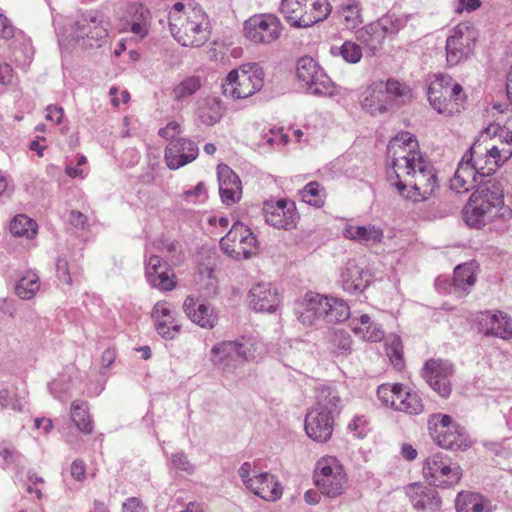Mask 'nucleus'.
I'll return each instance as SVG.
<instances>
[{"label": "nucleus", "mask_w": 512, "mask_h": 512, "mask_svg": "<svg viewBox=\"0 0 512 512\" xmlns=\"http://www.w3.org/2000/svg\"><path fill=\"white\" fill-rule=\"evenodd\" d=\"M463 219L469 227L481 228L496 218L510 216L512 210L504 205V188L501 181L490 178L477 183L463 209Z\"/></svg>", "instance_id": "nucleus-1"}, {"label": "nucleus", "mask_w": 512, "mask_h": 512, "mask_svg": "<svg viewBox=\"0 0 512 512\" xmlns=\"http://www.w3.org/2000/svg\"><path fill=\"white\" fill-rule=\"evenodd\" d=\"M341 399L336 389L321 386L316 389V402L305 417V431L313 441L327 442L333 433L335 417L340 413Z\"/></svg>", "instance_id": "nucleus-2"}, {"label": "nucleus", "mask_w": 512, "mask_h": 512, "mask_svg": "<svg viewBox=\"0 0 512 512\" xmlns=\"http://www.w3.org/2000/svg\"><path fill=\"white\" fill-rule=\"evenodd\" d=\"M480 145L473 144L463 155L450 180V188L456 193H465L475 188L477 183H483L486 177L493 174L500 166L496 159L489 156L487 148L485 154L478 155Z\"/></svg>", "instance_id": "nucleus-3"}, {"label": "nucleus", "mask_w": 512, "mask_h": 512, "mask_svg": "<svg viewBox=\"0 0 512 512\" xmlns=\"http://www.w3.org/2000/svg\"><path fill=\"white\" fill-rule=\"evenodd\" d=\"M260 348L261 345L251 337L222 341L212 347L210 361L223 374H235L245 361L255 360L260 355Z\"/></svg>", "instance_id": "nucleus-4"}, {"label": "nucleus", "mask_w": 512, "mask_h": 512, "mask_svg": "<svg viewBox=\"0 0 512 512\" xmlns=\"http://www.w3.org/2000/svg\"><path fill=\"white\" fill-rule=\"evenodd\" d=\"M169 29L173 37L186 47H200L209 39V20L201 7H189L184 13L169 17Z\"/></svg>", "instance_id": "nucleus-5"}, {"label": "nucleus", "mask_w": 512, "mask_h": 512, "mask_svg": "<svg viewBox=\"0 0 512 512\" xmlns=\"http://www.w3.org/2000/svg\"><path fill=\"white\" fill-rule=\"evenodd\" d=\"M264 84V71L255 64L248 63L231 70L222 81V93L225 97L245 99L261 90Z\"/></svg>", "instance_id": "nucleus-6"}, {"label": "nucleus", "mask_w": 512, "mask_h": 512, "mask_svg": "<svg viewBox=\"0 0 512 512\" xmlns=\"http://www.w3.org/2000/svg\"><path fill=\"white\" fill-rule=\"evenodd\" d=\"M427 96L433 109L448 116L460 113L466 101L462 86L448 75L437 76L429 85Z\"/></svg>", "instance_id": "nucleus-7"}, {"label": "nucleus", "mask_w": 512, "mask_h": 512, "mask_svg": "<svg viewBox=\"0 0 512 512\" xmlns=\"http://www.w3.org/2000/svg\"><path fill=\"white\" fill-rule=\"evenodd\" d=\"M404 176H410L411 180L403 181L400 178L391 184L403 198L413 202L427 200L438 187L436 172L424 159L418 161L413 171L405 173Z\"/></svg>", "instance_id": "nucleus-8"}, {"label": "nucleus", "mask_w": 512, "mask_h": 512, "mask_svg": "<svg viewBox=\"0 0 512 512\" xmlns=\"http://www.w3.org/2000/svg\"><path fill=\"white\" fill-rule=\"evenodd\" d=\"M280 12L290 26L307 28L325 20L331 5L328 0H282Z\"/></svg>", "instance_id": "nucleus-9"}, {"label": "nucleus", "mask_w": 512, "mask_h": 512, "mask_svg": "<svg viewBox=\"0 0 512 512\" xmlns=\"http://www.w3.org/2000/svg\"><path fill=\"white\" fill-rule=\"evenodd\" d=\"M428 431L433 441L450 450H466L470 440L464 427L453 422L449 415L435 413L428 418Z\"/></svg>", "instance_id": "nucleus-10"}, {"label": "nucleus", "mask_w": 512, "mask_h": 512, "mask_svg": "<svg viewBox=\"0 0 512 512\" xmlns=\"http://www.w3.org/2000/svg\"><path fill=\"white\" fill-rule=\"evenodd\" d=\"M407 24V17L385 15L356 31V39L371 53L382 49L386 38L394 37Z\"/></svg>", "instance_id": "nucleus-11"}, {"label": "nucleus", "mask_w": 512, "mask_h": 512, "mask_svg": "<svg viewBox=\"0 0 512 512\" xmlns=\"http://www.w3.org/2000/svg\"><path fill=\"white\" fill-rule=\"evenodd\" d=\"M417 148L418 142L409 132H402L389 142L387 155L391 158V167L396 180L402 178L405 173L413 171L418 161L423 160Z\"/></svg>", "instance_id": "nucleus-12"}, {"label": "nucleus", "mask_w": 512, "mask_h": 512, "mask_svg": "<svg viewBox=\"0 0 512 512\" xmlns=\"http://www.w3.org/2000/svg\"><path fill=\"white\" fill-rule=\"evenodd\" d=\"M423 475L432 486L450 487L460 481L462 470L448 455L436 453L425 460Z\"/></svg>", "instance_id": "nucleus-13"}, {"label": "nucleus", "mask_w": 512, "mask_h": 512, "mask_svg": "<svg viewBox=\"0 0 512 512\" xmlns=\"http://www.w3.org/2000/svg\"><path fill=\"white\" fill-rule=\"evenodd\" d=\"M343 467L334 457L322 458L317 462L314 483L321 494L336 498L343 494L346 484Z\"/></svg>", "instance_id": "nucleus-14"}, {"label": "nucleus", "mask_w": 512, "mask_h": 512, "mask_svg": "<svg viewBox=\"0 0 512 512\" xmlns=\"http://www.w3.org/2000/svg\"><path fill=\"white\" fill-rule=\"evenodd\" d=\"M478 31L468 23L455 26L446 40V61L453 67L468 59L472 54Z\"/></svg>", "instance_id": "nucleus-15"}, {"label": "nucleus", "mask_w": 512, "mask_h": 512, "mask_svg": "<svg viewBox=\"0 0 512 512\" xmlns=\"http://www.w3.org/2000/svg\"><path fill=\"white\" fill-rule=\"evenodd\" d=\"M222 251L234 259H248L257 253V239L249 227L235 222L228 233L221 238Z\"/></svg>", "instance_id": "nucleus-16"}, {"label": "nucleus", "mask_w": 512, "mask_h": 512, "mask_svg": "<svg viewBox=\"0 0 512 512\" xmlns=\"http://www.w3.org/2000/svg\"><path fill=\"white\" fill-rule=\"evenodd\" d=\"M282 31L279 18L273 14H258L244 23L245 36L257 44H269L276 41Z\"/></svg>", "instance_id": "nucleus-17"}, {"label": "nucleus", "mask_w": 512, "mask_h": 512, "mask_svg": "<svg viewBox=\"0 0 512 512\" xmlns=\"http://www.w3.org/2000/svg\"><path fill=\"white\" fill-rule=\"evenodd\" d=\"M263 212L266 223L277 229L291 230L299 219L295 202L286 199L266 202Z\"/></svg>", "instance_id": "nucleus-18"}, {"label": "nucleus", "mask_w": 512, "mask_h": 512, "mask_svg": "<svg viewBox=\"0 0 512 512\" xmlns=\"http://www.w3.org/2000/svg\"><path fill=\"white\" fill-rule=\"evenodd\" d=\"M453 374V365L448 360H427L422 375L427 384L441 397H448L451 393L450 378Z\"/></svg>", "instance_id": "nucleus-19"}, {"label": "nucleus", "mask_w": 512, "mask_h": 512, "mask_svg": "<svg viewBox=\"0 0 512 512\" xmlns=\"http://www.w3.org/2000/svg\"><path fill=\"white\" fill-rule=\"evenodd\" d=\"M145 277L149 285L160 291H172L176 276L171 266L162 258L151 255L145 264Z\"/></svg>", "instance_id": "nucleus-20"}, {"label": "nucleus", "mask_w": 512, "mask_h": 512, "mask_svg": "<svg viewBox=\"0 0 512 512\" xmlns=\"http://www.w3.org/2000/svg\"><path fill=\"white\" fill-rule=\"evenodd\" d=\"M198 154L199 148L194 141L179 137L169 142L164 159L169 169L176 170L194 161Z\"/></svg>", "instance_id": "nucleus-21"}, {"label": "nucleus", "mask_w": 512, "mask_h": 512, "mask_svg": "<svg viewBox=\"0 0 512 512\" xmlns=\"http://www.w3.org/2000/svg\"><path fill=\"white\" fill-rule=\"evenodd\" d=\"M327 303L326 295L312 291L307 292L303 299L297 302L295 307L298 320L307 326L314 325L320 320L325 321Z\"/></svg>", "instance_id": "nucleus-22"}, {"label": "nucleus", "mask_w": 512, "mask_h": 512, "mask_svg": "<svg viewBox=\"0 0 512 512\" xmlns=\"http://www.w3.org/2000/svg\"><path fill=\"white\" fill-rule=\"evenodd\" d=\"M107 34L103 21L92 12L81 15L72 26L73 38L86 40L84 44L90 47L94 46L92 41L98 42Z\"/></svg>", "instance_id": "nucleus-23"}, {"label": "nucleus", "mask_w": 512, "mask_h": 512, "mask_svg": "<svg viewBox=\"0 0 512 512\" xmlns=\"http://www.w3.org/2000/svg\"><path fill=\"white\" fill-rule=\"evenodd\" d=\"M478 322L484 336H494L503 340H509L512 337V320L507 313L481 312Z\"/></svg>", "instance_id": "nucleus-24"}, {"label": "nucleus", "mask_w": 512, "mask_h": 512, "mask_svg": "<svg viewBox=\"0 0 512 512\" xmlns=\"http://www.w3.org/2000/svg\"><path fill=\"white\" fill-rule=\"evenodd\" d=\"M183 310L193 323L204 329H213L219 320L218 313L213 306L201 302L193 296L186 297Z\"/></svg>", "instance_id": "nucleus-25"}, {"label": "nucleus", "mask_w": 512, "mask_h": 512, "mask_svg": "<svg viewBox=\"0 0 512 512\" xmlns=\"http://www.w3.org/2000/svg\"><path fill=\"white\" fill-rule=\"evenodd\" d=\"M279 303L278 291L270 283H258L249 291V305L257 312H275Z\"/></svg>", "instance_id": "nucleus-26"}, {"label": "nucleus", "mask_w": 512, "mask_h": 512, "mask_svg": "<svg viewBox=\"0 0 512 512\" xmlns=\"http://www.w3.org/2000/svg\"><path fill=\"white\" fill-rule=\"evenodd\" d=\"M152 318L157 333L164 339H174L180 332L181 325L175 317V311L170 309L165 302L155 304Z\"/></svg>", "instance_id": "nucleus-27"}, {"label": "nucleus", "mask_w": 512, "mask_h": 512, "mask_svg": "<svg viewBox=\"0 0 512 512\" xmlns=\"http://www.w3.org/2000/svg\"><path fill=\"white\" fill-rule=\"evenodd\" d=\"M389 105L383 81L373 82L361 95V106L371 115L387 112Z\"/></svg>", "instance_id": "nucleus-28"}, {"label": "nucleus", "mask_w": 512, "mask_h": 512, "mask_svg": "<svg viewBox=\"0 0 512 512\" xmlns=\"http://www.w3.org/2000/svg\"><path fill=\"white\" fill-rule=\"evenodd\" d=\"M369 283V275L355 260H349L340 274V284L344 291L354 294L362 292Z\"/></svg>", "instance_id": "nucleus-29"}, {"label": "nucleus", "mask_w": 512, "mask_h": 512, "mask_svg": "<svg viewBox=\"0 0 512 512\" xmlns=\"http://www.w3.org/2000/svg\"><path fill=\"white\" fill-rule=\"evenodd\" d=\"M476 280L475 265L473 263L460 264L454 269L449 293L458 298L465 297L475 285Z\"/></svg>", "instance_id": "nucleus-30"}, {"label": "nucleus", "mask_w": 512, "mask_h": 512, "mask_svg": "<svg viewBox=\"0 0 512 512\" xmlns=\"http://www.w3.org/2000/svg\"><path fill=\"white\" fill-rule=\"evenodd\" d=\"M455 508L457 512H494L496 506L480 493L462 491L455 499Z\"/></svg>", "instance_id": "nucleus-31"}, {"label": "nucleus", "mask_w": 512, "mask_h": 512, "mask_svg": "<svg viewBox=\"0 0 512 512\" xmlns=\"http://www.w3.org/2000/svg\"><path fill=\"white\" fill-rule=\"evenodd\" d=\"M409 495L415 509L435 512L441 506V499L433 487L413 485L409 489Z\"/></svg>", "instance_id": "nucleus-32"}, {"label": "nucleus", "mask_w": 512, "mask_h": 512, "mask_svg": "<svg viewBox=\"0 0 512 512\" xmlns=\"http://www.w3.org/2000/svg\"><path fill=\"white\" fill-rule=\"evenodd\" d=\"M343 236L360 244L373 245L382 241L383 230L372 224L363 226L348 224L343 229Z\"/></svg>", "instance_id": "nucleus-33"}, {"label": "nucleus", "mask_w": 512, "mask_h": 512, "mask_svg": "<svg viewBox=\"0 0 512 512\" xmlns=\"http://www.w3.org/2000/svg\"><path fill=\"white\" fill-rule=\"evenodd\" d=\"M498 131L500 132L499 143L487 148V153L501 165L512 156V132L501 128L499 125H491L486 129L487 134H497Z\"/></svg>", "instance_id": "nucleus-34"}, {"label": "nucleus", "mask_w": 512, "mask_h": 512, "mask_svg": "<svg viewBox=\"0 0 512 512\" xmlns=\"http://www.w3.org/2000/svg\"><path fill=\"white\" fill-rule=\"evenodd\" d=\"M350 325L355 335L366 341L379 342L384 338L381 326L373 322L367 314H362L357 318L353 317Z\"/></svg>", "instance_id": "nucleus-35"}, {"label": "nucleus", "mask_w": 512, "mask_h": 512, "mask_svg": "<svg viewBox=\"0 0 512 512\" xmlns=\"http://www.w3.org/2000/svg\"><path fill=\"white\" fill-rule=\"evenodd\" d=\"M151 25V13L141 3H135L131 6L130 31L140 39L148 35Z\"/></svg>", "instance_id": "nucleus-36"}, {"label": "nucleus", "mask_w": 512, "mask_h": 512, "mask_svg": "<svg viewBox=\"0 0 512 512\" xmlns=\"http://www.w3.org/2000/svg\"><path fill=\"white\" fill-rule=\"evenodd\" d=\"M303 86L315 96H331L334 90L332 80L321 67L313 74L311 81H306Z\"/></svg>", "instance_id": "nucleus-37"}, {"label": "nucleus", "mask_w": 512, "mask_h": 512, "mask_svg": "<svg viewBox=\"0 0 512 512\" xmlns=\"http://www.w3.org/2000/svg\"><path fill=\"white\" fill-rule=\"evenodd\" d=\"M395 410L405 412L410 415H417L423 412L424 405L418 393L411 392L402 385L401 395L399 394Z\"/></svg>", "instance_id": "nucleus-38"}, {"label": "nucleus", "mask_w": 512, "mask_h": 512, "mask_svg": "<svg viewBox=\"0 0 512 512\" xmlns=\"http://www.w3.org/2000/svg\"><path fill=\"white\" fill-rule=\"evenodd\" d=\"M71 419L76 427L85 434L93 432V422L88 414V403L83 400H75L71 404Z\"/></svg>", "instance_id": "nucleus-39"}, {"label": "nucleus", "mask_w": 512, "mask_h": 512, "mask_svg": "<svg viewBox=\"0 0 512 512\" xmlns=\"http://www.w3.org/2000/svg\"><path fill=\"white\" fill-rule=\"evenodd\" d=\"M269 478V481L267 480L264 483H253L249 490L266 501H276L282 496V486L270 473Z\"/></svg>", "instance_id": "nucleus-40"}, {"label": "nucleus", "mask_w": 512, "mask_h": 512, "mask_svg": "<svg viewBox=\"0 0 512 512\" xmlns=\"http://www.w3.org/2000/svg\"><path fill=\"white\" fill-rule=\"evenodd\" d=\"M10 232L16 237H25L33 239L37 234V223L30 217L19 214L15 216L10 222Z\"/></svg>", "instance_id": "nucleus-41"}, {"label": "nucleus", "mask_w": 512, "mask_h": 512, "mask_svg": "<svg viewBox=\"0 0 512 512\" xmlns=\"http://www.w3.org/2000/svg\"><path fill=\"white\" fill-rule=\"evenodd\" d=\"M326 301L328 302L325 308L327 311L326 323H338L349 318L350 308L344 300L326 296Z\"/></svg>", "instance_id": "nucleus-42"}, {"label": "nucleus", "mask_w": 512, "mask_h": 512, "mask_svg": "<svg viewBox=\"0 0 512 512\" xmlns=\"http://www.w3.org/2000/svg\"><path fill=\"white\" fill-rule=\"evenodd\" d=\"M300 197L303 202L313 207L321 208L325 204L326 192L319 182L312 181L300 190Z\"/></svg>", "instance_id": "nucleus-43"}, {"label": "nucleus", "mask_w": 512, "mask_h": 512, "mask_svg": "<svg viewBox=\"0 0 512 512\" xmlns=\"http://www.w3.org/2000/svg\"><path fill=\"white\" fill-rule=\"evenodd\" d=\"M39 288V277L33 272H28L17 282L15 292L21 299L29 300L35 296Z\"/></svg>", "instance_id": "nucleus-44"}, {"label": "nucleus", "mask_w": 512, "mask_h": 512, "mask_svg": "<svg viewBox=\"0 0 512 512\" xmlns=\"http://www.w3.org/2000/svg\"><path fill=\"white\" fill-rule=\"evenodd\" d=\"M201 80L197 76L183 79L172 91L173 99L177 102H185L190 96L201 88Z\"/></svg>", "instance_id": "nucleus-45"}, {"label": "nucleus", "mask_w": 512, "mask_h": 512, "mask_svg": "<svg viewBox=\"0 0 512 512\" xmlns=\"http://www.w3.org/2000/svg\"><path fill=\"white\" fill-rule=\"evenodd\" d=\"M340 13L348 29H355L363 22L361 5L358 0H347L342 4Z\"/></svg>", "instance_id": "nucleus-46"}, {"label": "nucleus", "mask_w": 512, "mask_h": 512, "mask_svg": "<svg viewBox=\"0 0 512 512\" xmlns=\"http://www.w3.org/2000/svg\"><path fill=\"white\" fill-rule=\"evenodd\" d=\"M334 56L340 55L344 61L350 64L358 63L362 56V48L355 42L345 41L341 46H332L330 49Z\"/></svg>", "instance_id": "nucleus-47"}, {"label": "nucleus", "mask_w": 512, "mask_h": 512, "mask_svg": "<svg viewBox=\"0 0 512 512\" xmlns=\"http://www.w3.org/2000/svg\"><path fill=\"white\" fill-rule=\"evenodd\" d=\"M385 86V93L388 96V102L391 105L393 101L397 102V105L404 103L407 99L411 97L410 89L408 86L400 83L395 79H389Z\"/></svg>", "instance_id": "nucleus-48"}, {"label": "nucleus", "mask_w": 512, "mask_h": 512, "mask_svg": "<svg viewBox=\"0 0 512 512\" xmlns=\"http://www.w3.org/2000/svg\"><path fill=\"white\" fill-rule=\"evenodd\" d=\"M401 388L402 384H382L377 389V397L384 406L395 409Z\"/></svg>", "instance_id": "nucleus-49"}, {"label": "nucleus", "mask_w": 512, "mask_h": 512, "mask_svg": "<svg viewBox=\"0 0 512 512\" xmlns=\"http://www.w3.org/2000/svg\"><path fill=\"white\" fill-rule=\"evenodd\" d=\"M320 66L317 62L311 57H302L297 62L296 67V75L300 82L303 84L306 81H311V77L314 73H317V70Z\"/></svg>", "instance_id": "nucleus-50"}, {"label": "nucleus", "mask_w": 512, "mask_h": 512, "mask_svg": "<svg viewBox=\"0 0 512 512\" xmlns=\"http://www.w3.org/2000/svg\"><path fill=\"white\" fill-rule=\"evenodd\" d=\"M331 341L334 346L335 353L338 355H348L352 350V339L345 331H335L332 335Z\"/></svg>", "instance_id": "nucleus-51"}, {"label": "nucleus", "mask_w": 512, "mask_h": 512, "mask_svg": "<svg viewBox=\"0 0 512 512\" xmlns=\"http://www.w3.org/2000/svg\"><path fill=\"white\" fill-rule=\"evenodd\" d=\"M251 472V464L249 462H244L240 468L238 469V475L245 484V486L249 489L251 486H253V483H264L265 481H269V473L263 472L255 477H250Z\"/></svg>", "instance_id": "nucleus-52"}, {"label": "nucleus", "mask_w": 512, "mask_h": 512, "mask_svg": "<svg viewBox=\"0 0 512 512\" xmlns=\"http://www.w3.org/2000/svg\"><path fill=\"white\" fill-rule=\"evenodd\" d=\"M219 186H241L238 175L226 164L217 167Z\"/></svg>", "instance_id": "nucleus-53"}, {"label": "nucleus", "mask_w": 512, "mask_h": 512, "mask_svg": "<svg viewBox=\"0 0 512 512\" xmlns=\"http://www.w3.org/2000/svg\"><path fill=\"white\" fill-rule=\"evenodd\" d=\"M386 352L393 365L400 369L403 366V352L400 338L393 337L390 345L387 346Z\"/></svg>", "instance_id": "nucleus-54"}, {"label": "nucleus", "mask_w": 512, "mask_h": 512, "mask_svg": "<svg viewBox=\"0 0 512 512\" xmlns=\"http://www.w3.org/2000/svg\"><path fill=\"white\" fill-rule=\"evenodd\" d=\"M0 405L2 408L19 412L24 408V402L17 397H13L7 389L0 390Z\"/></svg>", "instance_id": "nucleus-55"}, {"label": "nucleus", "mask_w": 512, "mask_h": 512, "mask_svg": "<svg viewBox=\"0 0 512 512\" xmlns=\"http://www.w3.org/2000/svg\"><path fill=\"white\" fill-rule=\"evenodd\" d=\"M171 465L173 468L192 474L195 470L194 465L189 461L187 455L183 452H177L171 456Z\"/></svg>", "instance_id": "nucleus-56"}, {"label": "nucleus", "mask_w": 512, "mask_h": 512, "mask_svg": "<svg viewBox=\"0 0 512 512\" xmlns=\"http://www.w3.org/2000/svg\"><path fill=\"white\" fill-rule=\"evenodd\" d=\"M241 186H219V192L222 202L226 205H232L240 200Z\"/></svg>", "instance_id": "nucleus-57"}, {"label": "nucleus", "mask_w": 512, "mask_h": 512, "mask_svg": "<svg viewBox=\"0 0 512 512\" xmlns=\"http://www.w3.org/2000/svg\"><path fill=\"white\" fill-rule=\"evenodd\" d=\"M181 133V126L176 121L169 122L165 127L161 128L158 132L159 136L166 140H175L176 136Z\"/></svg>", "instance_id": "nucleus-58"}, {"label": "nucleus", "mask_w": 512, "mask_h": 512, "mask_svg": "<svg viewBox=\"0 0 512 512\" xmlns=\"http://www.w3.org/2000/svg\"><path fill=\"white\" fill-rule=\"evenodd\" d=\"M56 271H57V276L61 281L65 282L67 284L72 283V279H71L70 272H69V266H68V262H67L66 258L59 257L57 259Z\"/></svg>", "instance_id": "nucleus-59"}, {"label": "nucleus", "mask_w": 512, "mask_h": 512, "mask_svg": "<svg viewBox=\"0 0 512 512\" xmlns=\"http://www.w3.org/2000/svg\"><path fill=\"white\" fill-rule=\"evenodd\" d=\"M15 28L10 20L2 13H0V38L9 40L14 37Z\"/></svg>", "instance_id": "nucleus-60"}, {"label": "nucleus", "mask_w": 512, "mask_h": 512, "mask_svg": "<svg viewBox=\"0 0 512 512\" xmlns=\"http://www.w3.org/2000/svg\"><path fill=\"white\" fill-rule=\"evenodd\" d=\"M0 457L3 458L5 464L9 465L15 463L19 457V453L7 444H0Z\"/></svg>", "instance_id": "nucleus-61"}, {"label": "nucleus", "mask_w": 512, "mask_h": 512, "mask_svg": "<svg viewBox=\"0 0 512 512\" xmlns=\"http://www.w3.org/2000/svg\"><path fill=\"white\" fill-rule=\"evenodd\" d=\"M46 119L55 122L56 124H60L63 116L64 110L62 107L57 105H49L46 108Z\"/></svg>", "instance_id": "nucleus-62"}, {"label": "nucleus", "mask_w": 512, "mask_h": 512, "mask_svg": "<svg viewBox=\"0 0 512 512\" xmlns=\"http://www.w3.org/2000/svg\"><path fill=\"white\" fill-rule=\"evenodd\" d=\"M122 512H144V505L140 499L131 497L123 503Z\"/></svg>", "instance_id": "nucleus-63"}, {"label": "nucleus", "mask_w": 512, "mask_h": 512, "mask_svg": "<svg viewBox=\"0 0 512 512\" xmlns=\"http://www.w3.org/2000/svg\"><path fill=\"white\" fill-rule=\"evenodd\" d=\"M71 476L77 481H83L86 476V466L83 461L75 460L71 465Z\"/></svg>", "instance_id": "nucleus-64"}]
</instances>
